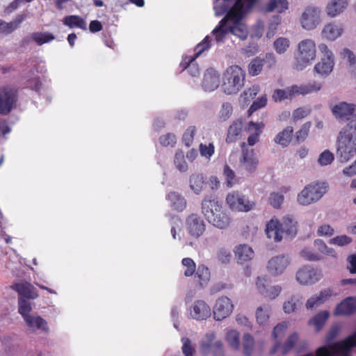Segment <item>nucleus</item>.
<instances>
[{"instance_id":"obj_5","label":"nucleus","mask_w":356,"mask_h":356,"mask_svg":"<svg viewBox=\"0 0 356 356\" xmlns=\"http://www.w3.org/2000/svg\"><path fill=\"white\" fill-rule=\"evenodd\" d=\"M316 56L315 42L312 39L301 40L298 44V53L296 56L294 68L297 70H302L314 60Z\"/></svg>"},{"instance_id":"obj_11","label":"nucleus","mask_w":356,"mask_h":356,"mask_svg":"<svg viewBox=\"0 0 356 356\" xmlns=\"http://www.w3.org/2000/svg\"><path fill=\"white\" fill-rule=\"evenodd\" d=\"M17 101V91L10 87L0 88V114L7 115L15 107Z\"/></svg>"},{"instance_id":"obj_63","label":"nucleus","mask_w":356,"mask_h":356,"mask_svg":"<svg viewBox=\"0 0 356 356\" xmlns=\"http://www.w3.org/2000/svg\"><path fill=\"white\" fill-rule=\"evenodd\" d=\"M224 175L226 179L227 186L232 187L236 182L234 172L229 168L228 165L224 166Z\"/></svg>"},{"instance_id":"obj_62","label":"nucleus","mask_w":356,"mask_h":356,"mask_svg":"<svg viewBox=\"0 0 356 356\" xmlns=\"http://www.w3.org/2000/svg\"><path fill=\"white\" fill-rule=\"evenodd\" d=\"M176 140L177 138L175 135L171 133L163 135L159 138V142L163 147H173L176 143Z\"/></svg>"},{"instance_id":"obj_50","label":"nucleus","mask_w":356,"mask_h":356,"mask_svg":"<svg viewBox=\"0 0 356 356\" xmlns=\"http://www.w3.org/2000/svg\"><path fill=\"white\" fill-rule=\"evenodd\" d=\"M300 256L305 259L310 261H318L321 259V254L309 248H305L300 252Z\"/></svg>"},{"instance_id":"obj_6","label":"nucleus","mask_w":356,"mask_h":356,"mask_svg":"<svg viewBox=\"0 0 356 356\" xmlns=\"http://www.w3.org/2000/svg\"><path fill=\"white\" fill-rule=\"evenodd\" d=\"M325 183H312L306 186L298 195V202L301 205H309L318 201L326 193Z\"/></svg>"},{"instance_id":"obj_32","label":"nucleus","mask_w":356,"mask_h":356,"mask_svg":"<svg viewBox=\"0 0 356 356\" xmlns=\"http://www.w3.org/2000/svg\"><path fill=\"white\" fill-rule=\"evenodd\" d=\"M280 226L284 234L294 236L297 233V222L289 216H284L282 222H280Z\"/></svg>"},{"instance_id":"obj_41","label":"nucleus","mask_w":356,"mask_h":356,"mask_svg":"<svg viewBox=\"0 0 356 356\" xmlns=\"http://www.w3.org/2000/svg\"><path fill=\"white\" fill-rule=\"evenodd\" d=\"M329 317V312L327 311H322L314 316L309 322L310 325L316 327V330H320L325 325L326 321Z\"/></svg>"},{"instance_id":"obj_49","label":"nucleus","mask_w":356,"mask_h":356,"mask_svg":"<svg viewBox=\"0 0 356 356\" xmlns=\"http://www.w3.org/2000/svg\"><path fill=\"white\" fill-rule=\"evenodd\" d=\"M204 184L203 177L200 175H193L190 178V186L195 193H199Z\"/></svg>"},{"instance_id":"obj_21","label":"nucleus","mask_w":356,"mask_h":356,"mask_svg":"<svg viewBox=\"0 0 356 356\" xmlns=\"http://www.w3.org/2000/svg\"><path fill=\"white\" fill-rule=\"evenodd\" d=\"M28 329L34 332L37 330H41L44 332H49V326L47 321L38 315L31 314L24 319Z\"/></svg>"},{"instance_id":"obj_19","label":"nucleus","mask_w":356,"mask_h":356,"mask_svg":"<svg viewBox=\"0 0 356 356\" xmlns=\"http://www.w3.org/2000/svg\"><path fill=\"white\" fill-rule=\"evenodd\" d=\"M211 308L203 300H196L190 308V315L194 319L202 321L211 316Z\"/></svg>"},{"instance_id":"obj_4","label":"nucleus","mask_w":356,"mask_h":356,"mask_svg":"<svg viewBox=\"0 0 356 356\" xmlns=\"http://www.w3.org/2000/svg\"><path fill=\"white\" fill-rule=\"evenodd\" d=\"M245 73L238 65L229 67L223 74L222 88L227 95L236 94L244 86Z\"/></svg>"},{"instance_id":"obj_38","label":"nucleus","mask_w":356,"mask_h":356,"mask_svg":"<svg viewBox=\"0 0 356 356\" xmlns=\"http://www.w3.org/2000/svg\"><path fill=\"white\" fill-rule=\"evenodd\" d=\"M347 4L346 0H332L327 6V13L330 17H335L346 7Z\"/></svg>"},{"instance_id":"obj_64","label":"nucleus","mask_w":356,"mask_h":356,"mask_svg":"<svg viewBox=\"0 0 356 356\" xmlns=\"http://www.w3.org/2000/svg\"><path fill=\"white\" fill-rule=\"evenodd\" d=\"M288 328V323L286 322H282L277 324L273 329V337L275 339L282 338L285 334Z\"/></svg>"},{"instance_id":"obj_7","label":"nucleus","mask_w":356,"mask_h":356,"mask_svg":"<svg viewBox=\"0 0 356 356\" xmlns=\"http://www.w3.org/2000/svg\"><path fill=\"white\" fill-rule=\"evenodd\" d=\"M355 108V104L342 102L334 106L332 111L338 120L347 122L346 125L343 128H349L356 127Z\"/></svg>"},{"instance_id":"obj_12","label":"nucleus","mask_w":356,"mask_h":356,"mask_svg":"<svg viewBox=\"0 0 356 356\" xmlns=\"http://www.w3.org/2000/svg\"><path fill=\"white\" fill-rule=\"evenodd\" d=\"M320 13L321 10L316 7L307 6L305 8L300 17L302 28L306 30L315 29L321 22Z\"/></svg>"},{"instance_id":"obj_22","label":"nucleus","mask_w":356,"mask_h":356,"mask_svg":"<svg viewBox=\"0 0 356 356\" xmlns=\"http://www.w3.org/2000/svg\"><path fill=\"white\" fill-rule=\"evenodd\" d=\"M268 61L270 65H274L276 62L273 54H268L266 59H261L259 57L254 58L248 65V73L251 76H257L261 72L264 63Z\"/></svg>"},{"instance_id":"obj_44","label":"nucleus","mask_w":356,"mask_h":356,"mask_svg":"<svg viewBox=\"0 0 356 356\" xmlns=\"http://www.w3.org/2000/svg\"><path fill=\"white\" fill-rule=\"evenodd\" d=\"M298 341V335L296 332L290 334L282 346V354L285 355L289 353L296 346Z\"/></svg>"},{"instance_id":"obj_13","label":"nucleus","mask_w":356,"mask_h":356,"mask_svg":"<svg viewBox=\"0 0 356 356\" xmlns=\"http://www.w3.org/2000/svg\"><path fill=\"white\" fill-rule=\"evenodd\" d=\"M234 309L232 300L227 296L218 298L213 307V318L216 321H222L229 316Z\"/></svg>"},{"instance_id":"obj_9","label":"nucleus","mask_w":356,"mask_h":356,"mask_svg":"<svg viewBox=\"0 0 356 356\" xmlns=\"http://www.w3.org/2000/svg\"><path fill=\"white\" fill-rule=\"evenodd\" d=\"M318 49L323 54V57L321 58V61L315 65L314 71L321 76H327L330 74L333 70L334 57L332 51L329 49L328 47L325 44H320L318 45Z\"/></svg>"},{"instance_id":"obj_25","label":"nucleus","mask_w":356,"mask_h":356,"mask_svg":"<svg viewBox=\"0 0 356 356\" xmlns=\"http://www.w3.org/2000/svg\"><path fill=\"white\" fill-rule=\"evenodd\" d=\"M234 254L238 263L243 264L251 261L254 257V251L246 244H240L235 247Z\"/></svg>"},{"instance_id":"obj_1","label":"nucleus","mask_w":356,"mask_h":356,"mask_svg":"<svg viewBox=\"0 0 356 356\" xmlns=\"http://www.w3.org/2000/svg\"><path fill=\"white\" fill-rule=\"evenodd\" d=\"M202 211L207 220L217 228L226 229L231 222L230 217L214 196L204 198Z\"/></svg>"},{"instance_id":"obj_45","label":"nucleus","mask_w":356,"mask_h":356,"mask_svg":"<svg viewBox=\"0 0 356 356\" xmlns=\"http://www.w3.org/2000/svg\"><path fill=\"white\" fill-rule=\"evenodd\" d=\"M254 346V340L252 336L248 333L243 337V353L246 356H250L252 353Z\"/></svg>"},{"instance_id":"obj_23","label":"nucleus","mask_w":356,"mask_h":356,"mask_svg":"<svg viewBox=\"0 0 356 356\" xmlns=\"http://www.w3.org/2000/svg\"><path fill=\"white\" fill-rule=\"evenodd\" d=\"M356 312V298L348 297L337 305L335 315H351Z\"/></svg>"},{"instance_id":"obj_31","label":"nucleus","mask_w":356,"mask_h":356,"mask_svg":"<svg viewBox=\"0 0 356 356\" xmlns=\"http://www.w3.org/2000/svg\"><path fill=\"white\" fill-rule=\"evenodd\" d=\"M289 8L288 0H270L264 6L266 13L276 11L278 13L286 12Z\"/></svg>"},{"instance_id":"obj_57","label":"nucleus","mask_w":356,"mask_h":356,"mask_svg":"<svg viewBox=\"0 0 356 356\" xmlns=\"http://www.w3.org/2000/svg\"><path fill=\"white\" fill-rule=\"evenodd\" d=\"M195 133L196 128L195 126H190L186 129L182 137V141L186 146L190 147L192 145Z\"/></svg>"},{"instance_id":"obj_27","label":"nucleus","mask_w":356,"mask_h":356,"mask_svg":"<svg viewBox=\"0 0 356 356\" xmlns=\"http://www.w3.org/2000/svg\"><path fill=\"white\" fill-rule=\"evenodd\" d=\"M332 290L327 289L321 291L317 296H314L307 300L306 307L307 309H312L322 305L328 298L332 296Z\"/></svg>"},{"instance_id":"obj_61","label":"nucleus","mask_w":356,"mask_h":356,"mask_svg":"<svg viewBox=\"0 0 356 356\" xmlns=\"http://www.w3.org/2000/svg\"><path fill=\"white\" fill-rule=\"evenodd\" d=\"M210 37L207 35L195 47V57H198L202 53L210 48Z\"/></svg>"},{"instance_id":"obj_16","label":"nucleus","mask_w":356,"mask_h":356,"mask_svg":"<svg viewBox=\"0 0 356 356\" xmlns=\"http://www.w3.org/2000/svg\"><path fill=\"white\" fill-rule=\"evenodd\" d=\"M242 158L241 163L245 169L250 173L256 171L259 161L256 157L253 149H249L245 143H242L241 145Z\"/></svg>"},{"instance_id":"obj_17","label":"nucleus","mask_w":356,"mask_h":356,"mask_svg":"<svg viewBox=\"0 0 356 356\" xmlns=\"http://www.w3.org/2000/svg\"><path fill=\"white\" fill-rule=\"evenodd\" d=\"M186 225L191 236L198 238L205 230V225L201 217L197 214H191L186 218Z\"/></svg>"},{"instance_id":"obj_2","label":"nucleus","mask_w":356,"mask_h":356,"mask_svg":"<svg viewBox=\"0 0 356 356\" xmlns=\"http://www.w3.org/2000/svg\"><path fill=\"white\" fill-rule=\"evenodd\" d=\"M337 156L341 163L349 161L356 154V127L342 128L337 139Z\"/></svg>"},{"instance_id":"obj_42","label":"nucleus","mask_w":356,"mask_h":356,"mask_svg":"<svg viewBox=\"0 0 356 356\" xmlns=\"http://www.w3.org/2000/svg\"><path fill=\"white\" fill-rule=\"evenodd\" d=\"M314 246L318 254H321V259L323 255H330L336 257L337 253L334 250L330 248L327 246L325 242L321 239H316L314 241Z\"/></svg>"},{"instance_id":"obj_56","label":"nucleus","mask_w":356,"mask_h":356,"mask_svg":"<svg viewBox=\"0 0 356 356\" xmlns=\"http://www.w3.org/2000/svg\"><path fill=\"white\" fill-rule=\"evenodd\" d=\"M281 22H282V17L280 15H275L273 16V17L271 18V19L268 24V31L266 33V36L268 38H270L274 35V34L277 29V26L281 24Z\"/></svg>"},{"instance_id":"obj_30","label":"nucleus","mask_w":356,"mask_h":356,"mask_svg":"<svg viewBox=\"0 0 356 356\" xmlns=\"http://www.w3.org/2000/svg\"><path fill=\"white\" fill-rule=\"evenodd\" d=\"M343 27L334 23H330L324 26L322 30V35L330 40H334L341 36Z\"/></svg>"},{"instance_id":"obj_43","label":"nucleus","mask_w":356,"mask_h":356,"mask_svg":"<svg viewBox=\"0 0 356 356\" xmlns=\"http://www.w3.org/2000/svg\"><path fill=\"white\" fill-rule=\"evenodd\" d=\"M233 113V107L229 102H224L218 115V121L223 122L229 120Z\"/></svg>"},{"instance_id":"obj_3","label":"nucleus","mask_w":356,"mask_h":356,"mask_svg":"<svg viewBox=\"0 0 356 356\" xmlns=\"http://www.w3.org/2000/svg\"><path fill=\"white\" fill-rule=\"evenodd\" d=\"M321 88V84L315 81L300 86L293 85L285 89L275 90L272 95V99L275 102H281L285 99H292L296 96L316 92Z\"/></svg>"},{"instance_id":"obj_39","label":"nucleus","mask_w":356,"mask_h":356,"mask_svg":"<svg viewBox=\"0 0 356 356\" xmlns=\"http://www.w3.org/2000/svg\"><path fill=\"white\" fill-rule=\"evenodd\" d=\"M194 275L195 281L197 282L201 286L207 284L209 281L210 271L204 265H199Z\"/></svg>"},{"instance_id":"obj_18","label":"nucleus","mask_w":356,"mask_h":356,"mask_svg":"<svg viewBox=\"0 0 356 356\" xmlns=\"http://www.w3.org/2000/svg\"><path fill=\"white\" fill-rule=\"evenodd\" d=\"M257 287L259 293L265 298L273 300L277 298L281 292L282 288L280 286H273L268 288V282L265 277L257 278Z\"/></svg>"},{"instance_id":"obj_20","label":"nucleus","mask_w":356,"mask_h":356,"mask_svg":"<svg viewBox=\"0 0 356 356\" xmlns=\"http://www.w3.org/2000/svg\"><path fill=\"white\" fill-rule=\"evenodd\" d=\"M289 264V260L284 255L276 256L271 258L268 263L267 269L273 275L282 274Z\"/></svg>"},{"instance_id":"obj_36","label":"nucleus","mask_w":356,"mask_h":356,"mask_svg":"<svg viewBox=\"0 0 356 356\" xmlns=\"http://www.w3.org/2000/svg\"><path fill=\"white\" fill-rule=\"evenodd\" d=\"M219 83L218 75L207 72L203 78L202 87L206 91H213L218 88Z\"/></svg>"},{"instance_id":"obj_33","label":"nucleus","mask_w":356,"mask_h":356,"mask_svg":"<svg viewBox=\"0 0 356 356\" xmlns=\"http://www.w3.org/2000/svg\"><path fill=\"white\" fill-rule=\"evenodd\" d=\"M63 24L70 29L79 28L86 31L87 29L86 22L79 15H72L64 17Z\"/></svg>"},{"instance_id":"obj_10","label":"nucleus","mask_w":356,"mask_h":356,"mask_svg":"<svg viewBox=\"0 0 356 356\" xmlns=\"http://www.w3.org/2000/svg\"><path fill=\"white\" fill-rule=\"evenodd\" d=\"M226 202L231 210L239 212H248L255 206L254 202L249 200L244 195L237 191L228 193Z\"/></svg>"},{"instance_id":"obj_35","label":"nucleus","mask_w":356,"mask_h":356,"mask_svg":"<svg viewBox=\"0 0 356 356\" xmlns=\"http://www.w3.org/2000/svg\"><path fill=\"white\" fill-rule=\"evenodd\" d=\"M233 22L232 26H229V33L237 36L242 40L247 39L248 36V30L245 24L241 22V20H230Z\"/></svg>"},{"instance_id":"obj_40","label":"nucleus","mask_w":356,"mask_h":356,"mask_svg":"<svg viewBox=\"0 0 356 356\" xmlns=\"http://www.w3.org/2000/svg\"><path fill=\"white\" fill-rule=\"evenodd\" d=\"M264 127L262 122L255 123L250 122L248 124V129L250 130L254 129L255 133L250 134L248 138V143L250 146H253L259 141L261 129Z\"/></svg>"},{"instance_id":"obj_54","label":"nucleus","mask_w":356,"mask_h":356,"mask_svg":"<svg viewBox=\"0 0 356 356\" xmlns=\"http://www.w3.org/2000/svg\"><path fill=\"white\" fill-rule=\"evenodd\" d=\"M174 163L177 168L181 172H185L188 169V165L184 159V152L181 150L175 153Z\"/></svg>"},{"instance_id":"obj_47","label":"nucleus","mask_w":356,"mask_h":356,"mask_svg":"<svg viewBox=\"0 0 356 356\" xmlns=\"http://www.w3.org/2000/svg\"><path fill=\"white\" fill-rule=\"evenodd\" d=\"M232 257L230 250L225 248H219L216 253V259L222 264H229Z\"/></svg>"},{"instance_id":"obj_14","label":"nucleus","mask_w":356,"mask_h":356,"mask_svg":"<svg viewBox=\"0 0 356 356\" xmlns=\"http://www.w3.org/2000/svg\"><path fill=\"white\" fill-rule=\"evenodd\" d=\"M322 277L321 270L311 266H305L296 273V280L302 284H312Z\"/></svg>"},{"instance_id":"obj_8","label":"nucleus","mask_w":356,"mask_h":356,"mask_svg":"<svg viewBox=\"0 0 356 356\" xmlns=\"http://www.w3.org/2000/svg\"><path fill=\"white\" fill-rule=\"evenodd\" d=\"M218 16L226 13L227 17L232 11L240 17V20L246 13L245 5L241 3V0H216L213 6Z\"/></svg>"},{"instance_id":"obj_46","label":"nucleus","mask_w":356,"mask_h":356,"mask_svg":"<svg viewBox=\"0 0 356 356\" xmlns=\"http://www.w3.org/2000/svg\"><path fill=\"white\" fill-rule=\"evenodd\" d=\"M32 310V307L31 306L30 302L22 298H19L18 299V312L22 316L23 319L27 318V316H31L30 312Z\"/></svg>"},{"instance_id":"obj_51","label":"nucleus","mask_w":356,"mask_h":356,"mask_svg":"<svg viewBox=\"0 0 356 356\" xmlns=\"http://www.w3.org/2000/svg\"><path fill=\"white\" fill-rule=\"evenodd\" d=\"M270 312V309L269 307L258 308L256 312L257 323L260 325L265 324L268 321Z\"/></svg>"},{"instance_id":"obj_26","label":"nucleus","mask_w":356,"mask_h":356,"mask_svg":"<svg viewBox=\"0 0 356 356\" xmlns=\"http://www.w3.org/2000/svg\"><path fill=\"white\" fill-rule=\"evenodd\" d=\"M266 233L268 238H273L275 242H280L282 239L283 232L280 226V221L271 219L266 227Z\"/></svg>"},{"instance_id":"obj_34","label":"nucleus","mask_w":356,"mask_h":356,"mask_svg":"<svg viewBox=\"0 0 356 356\" xmlns=\"http://www.w3.org/2000/svg\"><path fill=\"white\" fill-rule=\"evenodd\" d=\"M293 133V128L288 126L277 134L274 141L284 147H287L291 141Z\"/></svg>"},{"instance_id":"obj_58","label":"nucleus","mask_w":356,"mask_h":356,"mask_svg":"<svg viewBox=\"0 0 356 356\" xmlns=\"http://www.w3.org/2000/svg\"><path fill=\"white\" fill-rule=\"evenodd\" d=\"M227 341L229 346L234 349H238L240 346L239 334L235 330L227 332Z\"/></svg>"},{"instance_id":"obj_52","label":"nucleus","mask_w":356,"mask_h":356,"mask_svg":"<svg viewBox=\"0 0 356 356\" xmlns=\"http://www.w3.org/2000/svg\"><path fill=\"white\" fill-rule=\"evenodd\" d=\"M312 126L310 122L303 124L300 129L296 132L295 137L298 143L303 142L309 135V129Z\"/></svg>"},{"instance_id":"obj_53","label":"nucleus","mask_w":356,"mask_h":356,"mask_svg":"<svg viewBox=\"0 0 356 356\" xmlns=\"http://www.w3.org/2000/svg\"><path fill=\"white\" fill-rule=\"evenodd\" d=\"M274 48L277 53L284 54L289 47L290 42L286 38H278L273 43Z\"/></svg>"},{"instance_id":"obj_55","label":"nucleus","mask_w":356,"mask_h":356,"mask_svg":"<svg viewBox=\"0 0 356 356\" xmlns=\"http://www.w3.org/2000/svg\"><path fill=\"white\" fill-rule=\"evenodd\" d=\"M181 264L186 268L184 273L186 277H191L194 275L196 270V264L192 259L188 257L184 258L181 261Z\"/></svg>"},{"instance_id":"obj_48","label":"nucleus","mask_w":356,"mask_h":356,"mask_svg":"<svg viewBox=\"0 0 356 356\" xmlns=\"http://www.w3.org/2000/svg\"><path fill=\"white\" fill-rule=\"evenodd\" d=\"M53 34L49 33H34L32 39L39 45L51 42L54 40Z\"/></svg>"},{"instance_id":"obj_24","label":"nucleus","mask_w":356,"mask_h":356,"mask_svg":"<svg viewBox=\"0 0 356 356\" xmlns=\"http://www.w3.org/2000/svg\"><path fill=\"white\" fill-rule=\"evenodd\" d=\"M243 130V122L241 119L234 120L227 129L225 138L227 143L236 142L241 135Z\"/></svg>"},{"instance_id":"obj_59","label":"nucleus","mask_w":356,"mask_h":356,"mask_svg":"<svg viewBox=\"0 0 356 356\" xmlns=\"http://www.w3.org/2000/svg\"><path fill=\"white\" fill-rule=\"evenodd\" d=\"M269 204L275 209H280L284 202V195L279 193H271L268 198Z\"/></svg>"},{"instance_id":"obj_37","label":"nucleus","mask_w":356,"mask_h":356,"mask_svg":"<svg viewBox=\"0 0 356 356\" xmlns=\"http://www.w3.org/2000/svg\"><path fill=\"white\" fill-rule=\"evenodd\" d=\"M172 209L177 211H182L186 206L185 199L176 192H170L168 195Z\"/></svg>"},{"instance_id":"obj_29","label":"nucleus","mask_w":356,"mask_h":356,"mask_svg":"<svg viewBox=\"0 0 356 356\" xmlns=\"http://www.w3.org/2000/svg\"><path fill=\"white\" fill-rule=\"evenodd\" d=\"M25 17L23 15H19L10 22H6L0 19V33L8 35L16 30L24 20Z\"/></svg>"},{"instance_id":"obj_60","label":"nucleus","mask_w":356,"mask_h":356,"mask_svg":"<svg viewBox=\"0 0 356 356\" xmlns=\"http://www.w3.org/2000/svg\"><path fill=\"white\" fill-rule=\"evenodd\" d=\"M267 104V98L266 96H262L257 100L254 101L250 107L249 108L248 113V115H251L253 113L257 110L264 107Z\"/></svg>"},{"instance_id":"obj_15","label":"nucleus","mask_w":356,"mask_h":356,"mask_svg":"<svg viewBox=\"0 0 356 356\" xmlns=\"http://www.w3.org/2000/svg\"><path fill=\"white\" fill-rule=\"evenodd\" d=\"M229 20H240V17L232 11L227 17H224L218 25L212 31V35L214 36L217 42H223L226 35L229 33V26L227 25Z\"/></svg>"},{"instance_id":"obj_28","label":"nucleus","mask_w":356,"mask_h":356,"mask_svg":"<svg viewBox=\"0 0 356 356\" xmlns=\"http://www.w3.org/2000/svg\"><path fill=\"white\" fill-rule=\"evenodd\" d=\"M13 289L19 293V296L28 299H35L38 296L33 286L29 283L16 284Z\"/></svg>"}]
</instances>
